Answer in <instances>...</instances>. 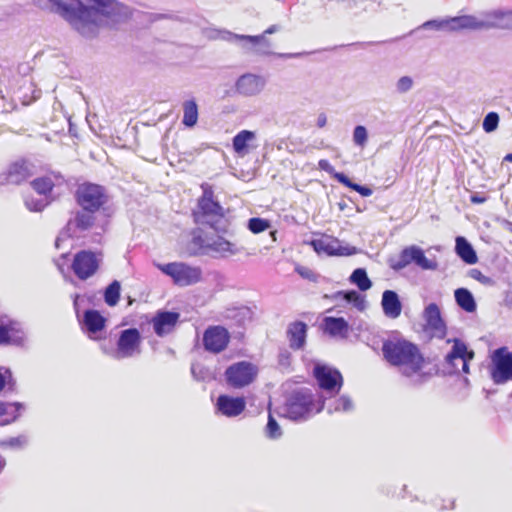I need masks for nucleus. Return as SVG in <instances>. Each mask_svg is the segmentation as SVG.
I'll use <instances>...</instances> for the list:
<instances>
[{
    "label": "nucleus",
    "mask_w": 512,
    "mask_h": 512,
    "mask_svg": "<svg viewBox=\"0 0 512 512\" xmlns=\"http://www.w3.org/2000/svg\"><path fill=\"white\" fill-rule=\"evenodd\" d=\"M385 360L400 369L411 385L420 386L431 378V373L422 371L424 358L419 348L407 340H387L382 345Z\"/></svg>",
    "instance_id": "f257e3e1"
},
{
    "label": "nucleus",
    "mask_w": 512,
    "mask_h": 512,
    "mask_svg": "<svg viewBox=\"0 0 512 512\" xmlns=\"http://www.w3.org/2000/svg\"><path fill=\"white\" fill-rule=\"evenodd\" d=\"M325 407V401L315 400L313 392L308 388H298L289 393L283 406V416L292 421H306Z\"/></svg>",
    "instance_id": "f03ea898"
},
{
    "label": "nucleus",
    "mask_w": 512,
    "mask_h": 512,
    "mask_svg": "<svg viewBox=\"0 0 512 512\" xmlns=\"http://www.w3.org/2000/svg\"><path fill=\"white\" fill-rule=\"evenodd\" d=\"M494 12H487L479 16L462 15L442 19H432L424 22L420 29H434L436 31L457 32L461 30H489L495 28Z\"/></svg>",
    "instance_id": "7ed1b4c3"
},
{
    "label": "nucleus",
    "mask_w": 512,
    "mask_h": 512,
    "mask_svg": "<svg viewBox=\"0 0 512 512\" xmlns=\"http://www.w3.org/2000/svg\"><path fill=\"white\" fill-rule=\"evenodd\" d=\"M200 188L202 195L198 198L197 205L192 211L194 222L216 230L217 224L224 218L225 210L215 198L212 185L204 182Z\"/></svg>",
    "instance_id": "20e7f679"
},
{
    "label": "nucleus",
    "mask_w": 512,
    "mask_h": 512,
    "mask_svg": "<svg viewBox=\"0 0 512 512\" xmlns=\"http://www.w3.org/2000/svg\"><path fill=\"white\" fill-rule=\"evenodd\" d=\"M447 343H452V348L445 356V365L449 368V373L469 374V363L474 359L475 353L469 350L466 343L459 338L448 339Z\"/></svg>",
    "instance_id": "39448f33"
},
{
    "label": "nucleus",
    "mask_w": 512,
    "mask_h": 512,
    "mask_svg": "<svg viewBox=\"0 0 512 512\" xmlns=\"http://www.w3.org/2000/svg\"><path fill=\"white\" fill-rule=\"evenodd\" d=\"M412 263L422 270H436L438 268L437 261L427 258L424 250L416 245L405 247L397 259L390 260V267L395 271H400Z\"/></svg>",
    "instance_id": "423d86ee"
},
{
    "label": "nucleus",
    "mask_w": 512,
    "mask_h": 512,
    "mask_svg": "<svg viewBox=\"0 0 512 512\" xmlns=\"http://www.w3.org/2000/svg\"><path fill=\"white\" fill-rule=\"evenodd\" d=\"M157 268L165 275L172 278L178 286H190L198 283L202 277V270L196 266H190L183 262L157 264Z\"/></svg>",
    "instance_id": "0eeeda50"
},
{
    "label": "nucleus",
    "mask_w": 512,
    "mask_h": 512,
    "mask_svg": "<svg viewBox=\"0 0 512 512\" xmlns=\"http://www.w3.org/2000/svg\"><path fill=\"white\" fill-rule=\"evenodd\" d=\"M141 334L137 328H128L120 331L116 348L106 351L112 358L122 360L140 354Z\"/></svg>",
    "instance_id": "6e6552de"
},
{
    "label": "nucleus",
    "mask_w": 512,
    "mask_h": 512,
    "mask_svg": "<svg viewBox=\"0 0 512 512\" xmlns=\"http://www.w3.org/2000/svg\"><path fill=\"white\" fill-rule=\"evenodd\" d=\"M242 50L245 53L253 54L256 56H276L282 59L300 58L310 54V52H296V53H276L272 50V42L262 34L259 35H246L243 42Z\"/></svg>",
    "instance_id": "1a4fd4ad"
},
{
    "label": "nucleus",
    "mask_w": 512,
    "mask_h": 512,
    "mask_svg": "<svg viewBox=\"0 0 512 512\" xmlns=\"http://www.w3.org/2000/svg\"><path fill=\"white\" fill-rule=\"evenodd\" d=\"M490 376L496 385L512 381V352L507 347H499L493 351Z\"/></svg>",
    "instance_id": "9d476101"
},
{
    "label": "nucleus",
    "mask_w": 512,
    "mask_h": 512,
    "mask_svg": "<svg viewBox=\"0 0 512 512\" xmlns=\"http://www.w3.org/2000/svg\"><path fill=\"white\" fill-rule=\"evenodd\" d=\"M76 201L81 208L98 211L108 200L106 189L93 183H83L77 187Z\"/></svg>",
    "instance_id": "9b49d317"
},
{
    "label": "nucleus",
    "mask_w": 512,
    "mask_h": 512,
    "mask_svg": "<svg viewBox=\"0 0 512 512\" xmlns=\"http://www.w3.org/2000/svg\"><path fill=\"white\" fill-rule=\"evenodd\" d=\"M95 212L96 211H90L84 208L77 210L56 238V248L59 249L63 241L76 236L77 232H82L91 228L95 222Z\"/></svg>",
    "instance_id": "f8f14e48"
},
{
    "label": "nucleus",
    "mask_w": 512,
    "mask_h": 512,
    "mask_svg": "<svg viewBox=\"0 0 512 512\" xmlns=\"http://www.w3.org/2000/svg\"><path fill=\"white\" fill-rule=\"evenodd\" d=\"M101 261L100 252L81 250L74 256L72 270L80 280H86L97 272Z\"/></svg>",
    "instance_id": "ddd939ff"
},
{
    "label": "nucleus",
    "mask_w": 512,
    "mask_h": 512,
    "mask_svg": "<svg viewBox=\"0 0 512 512\" xmlns=\"http://www.w3.org/2000/svg\"><path fill=\"white\" fill-rule=\"evenodd\" d=\"M256 367L246 361L237 362L225 371L227 384L233 388H242L249 385L256 377Z\"/></svg>",
    "instance_id": "4468645a"
},
{
    "label": "nucleus",
    "mask_w": 512,
    "mask_h": 512,
    "mask_svg": "<svg viewBox=\"0 0 512 512\" xmlns=\"http://www.w3.org/2000/svg\"><path fill=\"white\" fill-rule=\"evenodd\" d=\"M313 374L319 387L327 393L337 394L343 385V377L336 368L317 364L314 367Z\"/></svg>",
    "instance_id": "2eb2a0df"
},
{
    "label": "nucleus",
    "mask_w": 512,
    "mask_h": 512,
    "mask_svg": "<svg viewBox=\"0 0 512 512\" xmlns=\"http://www.w3.org/2000/svg\"><path fill=\"white\" fill-rule=\"evenodd\" d=\"M230 341L228 330L222 326H210L203 334V345L206 351L217 354L226 349Z\"/></svg>",
    "instance_id": "dca6fc26"
},
{
    "label": "nucleus",
    "mask_w": 512,
    "mask_h": 512,
    "mask_svg": "<svg viewBox=\"0 0 512 512\" xmlns=\"http://www.w3.org/2000/svg\"><path fill=\"white\" fill-rule=\"evenodd\" d=\"M25 334L22 325L5 316L0 319V345H22Z\"/></svg>",
    "instance_id": "f3484780"
},
{
    "label": "nucleus",
    "mask_w": 512,
    "mask_h": 512,
    "mask_svg": "<svg viewBox=\"0 0 512 512\" xmlns=\"http://www.w3.org/2000/svg\"><path fill=\"white\" fill-rule=\"evenodd\" d=\"M423 319L427 331L439 339L446 336V324L441 316V311L436 303L428 304L423 311Z\"/></svg>",
    "instance_id": "a211bd4d"
},
{
    "label": "nucleus",
    "mask_w": 512,
    "mask_h": 512,
    "mask_svg": "<svg viewBox=\"0 0 512 512\" xmlns=\"http://www.w3.org/2000/svg\"><path fill=\"white\" fill-rule=\"evenodd\" d=\"M310 245L318 253H324L326 255H337V256H349L355 253V248L342 247L339 245L337 239L330 237H322L319 239H313Z\"/></svg>",
    "instance_id": "6ab92c4d"
},
{
    "label": "nucleus",
    "mask_w": 512,
    "mask_h": 512,
    "mask_svg": "<svg viewBox=\"0 0 512 512\" xmlns=\"http://www.w3.org/2000/svg\"><path fill=\"white\" fill-rule=\"evenodd\" d=\"M265 84L266 81L262 76L246 73L237 79L235 89L240 95L255 96L264 89Z\"/></svg>",
    "instance_id": "aec40b11"
},
{
    "label": "nucleus",
    "mask_w": 512,
    "mask_h": 512,
    "mask_svg": "<svg viewBox=\"0 0 512 512\" xmlns=\"http://www.w3.org/2000/svg\"><path fill=\"white\" fill-rule=\"evenodd\" d=\"M308 326L303 321L291 322L286 330L289 347L292 350H301L306 344Z\"/></svg>",
    "instance_id": "412c9836"
},
{
    "label": "nucleus",
    "mask_w": 512,
    "mask_h": 512,
    "mask_svg": "<svg viewBox=\"0 0 512 512\" xmlns=\"http://www.w3.org/2000/svg\"><path fill=\"white\" fill-rule=\"evenodd\" d=\"M179 316L178 312L159 311L152 320L155 333L160 337L170 333L178 322Z\"/></svg>",
    "instance_id": "4be33fe9"
},
{
    "label": "nucleus",
    "mask_w": 512,
    "mask_h": 512,
    "mask_svg": "<svg viewBox=\"0 0 512 512\" xmlns=\"http://www.w3.org/2000/svg\"><path fill=\"white\" fill-rule=\"evenodd\" d=\"M245 400L241 397H231L228 395H220L217 399V408L221 414L227 417H235L240 415L245 409Z\"/></svg>",
    "instance_id": "5701e85b"
},
{
    "label": "nucleus",
    "mask_w": 512,
    "mask_h": 512,
    "mask_svg": "<svg viewBox=\"0 0 512 512\" xmlns=\"http://www.w3.org/2000/svg\"><path fill=\"white\" fill-rule=\"evenodd\" d=\"M381 307L386 317L390 319L398 318L402 312L399 295L393 290H385L382 293Z\"/></svg>",
    "instance_id": "b1692460"
},
{
    "label": "nucleus",
    "mask_w": 512,
    "mask_h": 512,
    "mask_svg": "<svg viewBox=\"0 0 512 512\" xmlns=\"http://www.w3.org/2000/svg\"><path fill=\"white\" fill-rule=\"evenodd\" d=\"M324 331L332 337L346 338L349 331L348 322L342 317H325Z\"/></svg>",
    "instance_id": "393cba45"
},
{
    "label": "nucleus",
    "mask_w": 512,
    "mask_h": 512,
    "mask_svg": "<svg viewBox=\"0 0 512 512\" xmlns=\"http://www.w3.org/2000/svg\"><path fill=\"white\" fill-rule=\"evenodd\" d=\"M82 323L89 333H97L105 328L106 319L98 310L88 309L84 312Z\"/></svg>",
    "instance_id": "a878e982"
},
{
    "label": "nucleus",
    "mask_w": 512,
    "mask_h": 512,
    "mask_svg": "<svg viewBox=\"0 0 512 512\" xmlns=\"http://www.w3.org/2000/svg\"><path fill=\"white\" fill-rule=\"evenodd\" d=\"M456 254L467 264H475L478 261L477 254L473 246L463 236L456 238Z\"/></svg>",
    "instance_id": "bb28decb"
},
{
    "label": "nucleus",
    "mask_w": 512,
    "mask_h": 512,
    "mask_svg": "<svg viewBox=\"0 0 512 512\" xmlns=\"http://www.w3.org/2000/svg\"><path fill=\"white\" fill-rule=\"evenodd\" d=\"M32 175L30 165L25 162H15L9 167L8 177L11 184H20Z\"/></svg>",
    "instance_id": "cd10ccee"
},
{
    "label": "nucleus",
    "mask_w": 512,
    "mask_h": 512,
    "mask_svg": "<svg viewBox=\"0 0 512 512\" xmlns=\"http://www.w3.org/2000/svg\"><path fill=\"white\" fill-rule=\"evenodd\" d=\"M256 139V134L250 130H241L232 139V146L235 153L245 155L248 153L249 143Z\"/></svg>",
    "instance_id": "c85d7f7f"
},
{
    "label": "nucleus",
    "mask_w": 512,
    "mask_h": 512,
    "mask_svg": "<svg viewBox=\"0 0 512 512\" xmlns=\"http://www.w3.org/2000/svg\"><path fill=\"white\" fill-rule=\"evenodd\" d=\"M457 305L467 313L476 311L477 305L473 294L467 288H458L454 292Z\"/></svg>",
    "instance_id": "c756f323"
},
{
    "label": "nucleus",
    "mask_w": 512,
    "mask_h": 512,
    "mask_svg": "<svg viewBox=\"0 0 512 512\" xmlns=\"http://www.w3.org/2000/svg\"><path fill=\"white\" fill-rule=\"evenodd\" d=\"M22 407V404L19 402H0V418L6 417L5 419L0 421V424L6 425L15 421L18 418L19 411Z\"/></svg>",
    "instance_id": "7c9ffc66"
},
{
    "label": "nucleus",
    "mask_w": 512,
    "mask_h": 512,
    "mask_svg": "<svg viewBox=\"0 0 512 512\" xmlns=\"http://www.w3.org/2000/svg\"><path fill=\"white\" fill-rule=\"evenodd\" d=\"M206 247L221 256L234 255L238 252L235 245L223 237H217L212 242L207 243Z\"/></svg>",
    "instance_id": "2f4dec72"
},
{
    "label": "nucleus",
    "mask_w": 512,
    "mask_h": 512,
    "mask_svg": "<svg viewBox=\"0 0 512 512\" xmlns=\"http://www.w3.org/2000/svg\"><path fill=\"white\" fill-rule=\"evenodd\" d=\"M198 120V106L194 100H188L183 103L182 123L186 127H193Z\"/></svg>",
    "instance_id": "473e14b6"
},
{
    "label": "nucleus",
    "mask_w": 512,
    "mask_h": 512,
    "mask_svg": "<svg viewBox=\"0 0 512 512\" xmlns=\"http://www.w3.org/2000/svg\"><path fill=\"white\" fill-rule=\"evenodd\" d=\"M349 280L352 284L356 285L360 291H367L372 287V282L364 268L355 269L350 275Z\"/></svg>",
    "instance_id": "72a5a7b5"
},
{
    "label": "nucleus",
    "mask_w": 512,
    "mask_h": 512,
    "mask_svg": "<svg viewBox=\"0 0 512 512\" xmlns=\"http://www.w3.org/2000/svg\"><path fill=\"white\" fill-rule=\"evenodd\" d=\"M328 413L334 412H350L354 409V404L351 398L347 395H342L327 404Z\"/></svg>",
    "instance_id": "f704fd0d"
},
{
    "label": "nucleus",
    "mask_w": 512,
    "mask_h": 512,
    "mask_svg": "<svg viewBox=\"0 0 512 512\" xmlns=\"http://www.w3.org/2000/svg\"><path fill=\"white\" fill-rule=\"evenodd\" d=\"M121 285L117 280L112 281L104 291V301L108 306H115L120 299Z\"/></svg>",
    "instance_id": "c9c22d12"
},
{
    "label": "nucleus",
    "mask_w": 512,
    "mask_h": 512,
    "mask_svg": "<svg viewBox=\"0 0 512 512\" xmlns=\"http://www.w3.org/2000/svg\"><path fill=\"white\" fill-rule=\"evenodd\" d=\"M338 296L342 297L343 300L352 304L359 311H363L366 308L365 297L355 290L338 292Z\"/></svg>",
    "instance_id": "e433bc0d"
},
{
    "label": "nucleus",
    "mask_w": 512,
    "mask_h": 512,
    "mask_svg": "<svg viewBox=\"0 0 512 512\" xmlns=\"http://www.w3.org/2000/svg\"><path fill=\"white\" fill-rule=\"evenodd\" d=\"M494 12V23L495 28L499 29H512V11H500Z\"/></svg>",
    "instance_id": "4c0bfd02"
},
{
    "label": "nucleus",
    "mask_w": 512,
    "mask_h": 512,
    "mask_svg": "<svg viewBox=\"0 0 512 512\" xmlns=\"http://www.w3.org/2000/svg\"><path fill=\"white\" fill-rule=\"evenodd\" d=\"M282 434H283V432H282L280 425L278 424L276 419L272 416V414L269 413L268 421H267V424L265 427L266 437L269 439L276 440V439H279L282 436Z\"/></svg>",
    "instance_id": "58836bf2"
},
{
    "label": "nucleus",
    "mask_w": 512,
    "mask_h": 512,
    "mask_svg": "<svg viewBox=\"0 0 512 512\" xmlns=\"http://www.w3.org/2000/svg\"><path fill=\"white\" fill-rule=\"evenodd\" d=\"M31 185H32L33 189L40 196H45L47 193H49L52 190L54 183L52 182L51 178L42 177V178L34 179L31 182Z\"/></svg>",
    "instance_id": "ea45409f"
},
{
    "label": "nucleus",
    "mask_w": 512,
    "mask_h": 512,
    "mask_svg": "<svg viewBox=\"0 0 512 512\" xmlns=\"http://www.w3.org/2000/svg\"><path fill=\"white\" fill-rule=\"evenodd\" d=\"M215 38L230 42L236 43L241 49L243 46V42L245 41L246 35L236 34L228 30H218Z\"/></svg>",
    "instance_id": "a19ab883"
},
{
    "label": "nucleus",
    "mask_w": 512,
    "mask_h": 512,
    "mask_svg": "<svg viewBox=\"0 0 512 512\" xmlns=\"http://www.w3.org/2000/svg\"><path fill=\"white\" fill-rule=\"evenodd\" d=\"M28 443V438L25 435L11 437L0 441V446L4 448L22 449Z\"/></svg>",
    "instance_id": "79ce46f5"
},
{
    "label": "nucleus",
    "mask_w": 512,
    "mask_h": 512,
    "mask_svg": "<svg viewBox=\"0 0 512 512\" xmlns=\"http://www.w3.org/2000/svg\"><path fill=\"white\" fill-rule=\"evenodd\" d=\"M269 226V221L262 218L254 217L248 220V229L254 234L265 231Z\"/></svg>",
    "instance_id": "37998d69"
},
{
    "label": "nucleus",
    "mask_w": 512,
    "mask_h": 512,
    "mask_svg": "<svg viewBox=\"0 0 512 512\" xmlns=\"http://www.w3.org/2000/svg\"><path fill=\"white\" fill-rule=\"evenodd\" d=\"M499 124V115L496 112H489L483 120V130L487 133L495 131Z\"/></svg>",
    "instance_id": "c03bdc74"
},
{
    "label": "nucleus",
    "mask_w": 512,
    "mask_h": 512,
    "mask_svg": "<svg viewBox=\"0 0 512 512\" xmlns=\"http://www.w3.org/2000/svg\"><path fill=\"white\" fill-rule=\"evenodd\" d=\"M191 374L197 381H208L211 378L209 370L199 363L192 364Z\"/></svg>",
    "instance_id": "a18cd8bd"
},
{
    "label": "nucleus",
    "mask_w": 512,
    "mask_h": 512,
    "mask_svg": "<svg viewBox=\"0 0 512 512\" xmlns=\"http://www.w3.org/2000/svg\"><path fill=\"white\" fill-rule=\"evenodd\" d=\"M368 140L367 129L362 125H357L353 130V141L355 145L364 147Z\"/></svg>",
    "instance_id": "49530a36"
},
{
    "label": "nucleus",
    "mask_w": 512,
    "mask_h": 512,
    "mask_svg": "<svg viewBox=\"0 0 512 512\" xmlns=\"http://www.w3.org/2000/svg\"><path fill=\"white\" fill-rule=\"evenodd\" d=\"M48 202L46 198L40 197V198H33L28 197L25 199V205L30 211H42L46 206Z\"/></svg>",
    "instance_id": "de8ad7c7"
},
{
    "label": "nucleus",
    "mask_w": 512,
    "mask_h": 512,
    "mask_svg": "<svg viewBox=\"0 0 512 512\" xmlns=\"http://www.w3.org/2000/svg\"><path fill=\"white\" fill-rule=\"evenodd\" d=\"M6 385H8L9 389L13 390L15 380L13 379L12 373L9 369L0 367V392Z\"/></svg>",
    "instance_id": "09e8293b"
},
{
    "label": "nucleus",
    "mask_w": 512,
    "mask_h": 512,
    "mask_svg": "<svg viewBox=\"0 0 512 512\" xmlns=\"http://www.w3.org/2000/svg\"><path fill=\"white\" fill-rule=\"evenodd\" d=\"M469 275L479 281L481 284L492 286L494 284V280L491 277H488L484 275L480 270L478 269H471L469 272Z\"/></svg>",
    "instance_id": "8fccbe9b"
},
{
    "label": "nucleus",
    "mask_w": 512,
    "mask_h": 512,
    "mask_svg": "<svg viewBox=\"0 0 512 512\" xmlns=\"http://www.w3.org/2000/svg\"><path fill=\"white\" fill-rule=\"evenodd\" d=\"M413 86V79L409 76L401 77L396 83V89L399 93L408 92Z\"/></svg>",
    "instance_id": "3c124183"
},
{
    "label": "nucleus",
    "mask_w": 512,
    "mask_h": 512,
    "mask_svg": "<svg viewBox=\"0 0 512 512\" xmlns=\"http://www.w3.org/2000/svg\"><path fill=\"white\" fill-rule=\"evenodd\" d=\"M333 178L336 179L339 183L345 185L346 187L353 189L355 183L352 182L348 176H346L342 172H334Z\"/></svg>",
    "instance_id": "603ef678"
},
{
    "label": "nucleus",
    "mask_w": 512,
    "mask_h": 512,
    "mask_svg": "<svg viewBox=\"0 0 512 512\" xmlns=\"http://www.w3.org/2000/svg\"><path fill=\"white\" fill-rule=\"evenodd\" d=\"M149 19L150 21L154 22V21H159V20H162V19H171V20H179L181 21V19L174 15V14H164V13H152L149 15Z\"/></svg>",
    "instance_id": "864d4df0"
},
{
    "label": "nucleus",
    "mask_w": 512,
    "mask_h": 512,
    "mask_svg": "<svg viewBox=\"0 0 512 512\" xmlns=\"http://www.w3.org/2000/svg\"><path fill=\"white\" fill-rule=\"evenodd\" d=\"M352 190L358 192L363 197H369L373 193L372 189L368 186H363L357 183H355Z\"/></svg>",
    "instance_id": "5fc2aeb1"
},
{
    "label": "nucleus",
    "mask_w": 512,
    "mask_h": 512,
    "mask_svg": "<svg viewBox=\"0 0 512 512\" xmlns=\"http://www.w3.org/2000/svg\"><path fill=\"white\" fill-rule=\"evenodd\" d=\"M318 165H319L320 169L326 171L327 173L331 174L332 176H333L334 172H336L328 160L321 159L319 161Z\"/></svg>",
    "instance_id": "6e6d98bb"
},
{
    "label": "nucleus",
    "mask_w": 512,
    "mask_h": 512,
    "mask_svg": "<svg viewBox=\"0 0 512 512\" xmlns=\"http://www.w3.org/2000/svg\"><path fill=\"white\" fill-rule=\"evenodd\" d=\"M233 316H241L242 318L247 317L250 314V310L247 307H240L232 310Z\"/></svg>",
    "instance_id": "4d7b16f0"
},
{
    "label": "nucleus",
    "mask_w": 512,
    "mask_h": 512,
    "mask_svg": "<svg viewBox=\"0 0 512 512\" xmlns=\"http://www.w3.org/2000/svg\"><path fill=\"white\" fill-rule=\"evenodd\" d=\"M290 353L288 351L281 352L279 354V363L282 366H287L289 364Z\"/></svg>",
    "instance_id": "13d9d810"
},
{
    "label": "nucleus",
    "mask_w": 512,
    "mask_h": 512,
    "mask_svg": "<svg viewBox=\"0 0 512 512\" xmlns=\"http://www.w3.org/2000/svg\"><path fill=\"white\" fill-rule=\"evenodd\" d=\"M281 30V26L278 25V24H273L271 26H269L263 33L262 35H265L267 37V35H272L278 31Z\"/></svg>",
    "instance_id": "bf43d9fd"
},
{
    "label": "nucleus",
    "mask_w": 512,
    "mask_h": 512,
    "mask_svg": "<svg viewBox=\"0 0 512 512\" xmlns=\"http://www.w3.org/2000/svg\"><path fill=\"white\" fill-rule=\"evenodd\" d=\"M470 200L474 204H482V203L486 202L487 198L485 196H481L479 194H473V195H471Z\"/></svg>",
    "instance_id": "052dcab7"
},
{
    "label": "nucleus",
    "mask_w": 512,
    "mask_h": 512,
    "mask_svg": "<svg viewBox=\"0 0 512 512\" xmlns=\"http://www.w3.org/2000/svg\"><path fill=\"white\" fill-rule=\"evenodd\" d=\"M327 123V117L324 113H320L317 118V126L323 128Z\"/></svg>",
    "instance_id": "680f3d73"
},
{
    "label": "nucleus",
    "mask_w": 512,
    "mask_h": 512,
    "mask_svg": "<svg viewBox=\"0 0 512 512\" xmlns=\"http://www.w3.org/2000/svg\"><path fill=\"white\" fill-rule=\"evenodd\" d=\"M5 184H11L10 178L8 177V172L0 174V186L5 185Z\"/></svg>",
    "instance_id": "e2e57ef3"
},
{
    "label": "nucleus",
    "mask_w": 512,
    "mask_h": 512,
    "mask_svg": "<svg viewBox=\"0 0 512 512\" xmlns=\"http://www.w3.org/2000/svg\"><path fill=\"white\" fill-rule=\"evenodd\" d=\"M79 299H80V296L78 294H76L74 297V300H73V306H74V309L77 314L79 313Z\"/></svg>",
    "instance_id": "0e129e2a"
},
{
    "label": "nucleus",
    "mask_w": 512,
    "mask_h": 512,
    "mask_svg": "<svg viewBox=\"0 0 512 512\" xmlns=\"http://www.w3.org/2000/svg\"><path fill=\"white\" fill-rule=\"evenodd\" d=\"M5 466H6V460L4 457H2L0 455V473L2 472V470L4 469Z\"/></svg>",
    "instance_id": "69168bd1"
},
{
    "label": "nucleus",
    "mask_w": 512,
    "mask_h": 512,
    "mask_svg": "<svg viewBox=\"0 0 512 512\" xmlns=\"http://www.w3.org/2000/svg\"><path fill=\"white\" fill-rule=\"evenodd\" d=\"M504 161L512 162V153H508V154L504 157Z\"/></svg>",
    "instance_id": "338daca9"
},
{
    "label": "nucleus",
    "mask_w": 512,
    "mask_h": 512,
    "mask_svg": "<svg viewBox=\"0 0 512 512\" xmlns=\"http://www.w3.org/2000/svg\"><path fill=\"white\" fill-rule=\"evenodd\" d=\"M360 46V47H364L366 44L365 43H353V44H350V46Z\"/></svg>",
    "instance_id": "774afa93"
}]
</instances>
